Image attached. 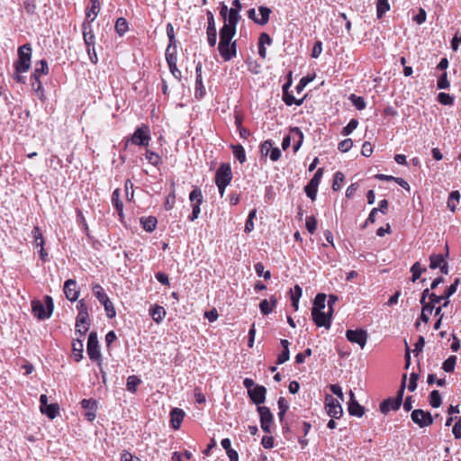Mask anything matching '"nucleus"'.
<instances>
[{
  "instance_id": "1",
  "label": "nucleus",
  "mask_w": 461,
  "mask_h": 461,
  "mask_svg": "<svg viewBox=\"0 0 461 461\" xmlns=\"http://www.w3.org/2000/svg\"><path fill=\"white\" fill-rule=\"evenodd\" d=\"M235 34L236 32L230 31L227 27H221L220 30L218 50L225 61H230L237 54L236 41H231Z\"/></svg>"
},
{
  "instance_id": "2",
  "label": "nucleus",
  "mask_w": 461,
  "mask_h": 461,
  "mask_svg": "<svg viewBox=\"0 0 461 461\" xmlns=\"http://www.w3.org/2000/svg\"><path fill=\"white\" fill-rule=\"evenodd\" d=\"M32 47L31 44L26 43L18 49V59L14 63L15 71L20 73L27 72L31 68L32 63Z\"/></svg>"
},
{
  "instance_id": "3",
  "label": "nucleus",
  "mask_w": 461,
  "mask_h": 461,
  "mask_svg": "<svg viewBox=\"0 0 461 461\" xmlns=\"http://www.w3.org/2000/svg\"><path fill=\"white\" fill-rule=\"evenodd\" d=\"M32 308L33 314L39 320L49 319L51 316L54 309L53 300L50 295H46L44 297V303L38 300L32 301Z\"/></svg>"
},
{
  "instance_id": "4",
  "label": "nucleus",
  "mask_w": 461,
  "mask_h": 461,
  "mask_svg": "<svg viewBox=\"0 0 461 461\" xmlns=\"http://www.w3.org/2000/svg\"><path fill=\"white\" fill-rule=\"evenodd\" d=\"M405 379L406 375H403V379L401 384V387L399 388L397 392V395L393 398H388L384 400L380 404V411L382 413L386 414L390 411H397L402 405V398L404 394L405 390Z\"/></svg>"
},
{
  "instance_id": "5",
  "label": "nucleus",
  "mask_w": 461,
  "mask_h": 461,
  "mask_svg": "<svg viewBox=\"0 0 461 461\" xmlns=\"http://www.w3.org/2000/svg\"><path fill=\"white\" fill-rule=\"evenodd\" d=\"M150 137V130L149 127L146 124H142L138 127L134 133L131 138V141L132 144L136 146H145L147 147L149 143Z\"/></svg>"
},
{
  "instance_id": "6",
  "label": "nucleus",
  "mask_w": 461,
  "mask_h": 461,
  "mask_svg": "<svg viewBox=\"0 0 461 461\" xmlns=\"http://www.w3.org/2000/svg\"><path fill=\"white\" fill-rule=\"evenodd\" d=\"M86 351L91 360L100 363L101 352L99 349L97 334L95 331H92L88 336Z\"/></svg>"
},
{
  "instance_id": "7",
  "label": "nucleus",
  "mask_w": 461,
  "mask_h": 461,
  "mask_svg": "<svg viewBox=\"0 0 461 461\" xmlns=\"http://www.w3.org/2000/svg\"><path fill=\"white\" fill-rule=\"evenodd\" d=\"M411 418L420 428L430 426L434 421L431 413L421 409L413 410L411 413Z\"/></svg>"
},
{
  "instance_id": "8",
  "label": "nucleus",
  "mask_w": 461,
  "mask_h": 461,
  "mask_svg": "<svg viewBox=\"0 0 461 461\" xmlns=\"http://www.w3.org/2000/svg\"><path fill=\"white\" fill-rule=\"evenodd\" d=\"M325 409L328 415L333 419H339L343 414L340 402L331 395H326L325 397Z\"/></svg>"
},
{
  "instance_id": "9",
  "label": "nucleus",
  "mask_w": 461,
  "mask_h": 461,
  "mask_svg": "<svg viewBox=\"0 0 461 461\" xmlns=\"http://www.w3.org/2000/svg\"><path fill=\"white\" fill-rule=\"evenodd\" d=\"M232 179V171L228 163L221 164L216 171L215 183L223 185H229Z\"/></svg>"
},
{
  "instance_id": "10",
  "label": "nucleus",
  "mask_w": 461,
  "mask_h": 461,
  "mask_svg": "<svg viewBox=\"0 0 461 461\" xmlns=\"http://www.w3.org/2000/svg\"><path fill=\"white\" fill-rule=\"evenodd\" d=\"M346 338L351 343H356L361 348H364L367 341L368 334L366 330L362 329L348 330L346 331Z\"/></svg>"
},
{
  "instance_id": "11",
  "label": "nucleus",
  "mask_w": 461,
  "mask_h": 461,
  "mask_svg": "<svg viewBox=\"0 0 461 461\" xmlns=\"http://www.w3.org/2000/svg\"><path fill=\"white\" fill-rule=\"evenodd\" d=\"M258 411L260 417V425L263 431L269 433L270 425L273 421V415L270 409L266 406H258Z\"/></svg>"
},
{
  "instance_id": "12",
  "label": "nucleus",
  "mask_w": 461,
  "mask_h": 461,
  "mask_svg": "<svg viewBox=\"0 0 461 461\" xmlns=\"http://www.w3.org/2000/svg\"><path fill=\"white\" fill-rule=\"evenodd\" d=\"M66 298L70 302H76L78 299L80 291L77 286V281L74 279H68L64 283L63 288Z\"/></svg>"
},
{
  "instance_id": "13",
  "label": "nucleus",
  "mask_w": 461,
  "mask_h": 461,
  "mask_svg": "<svg viewBox=\"0 0 461 461\" xmlns=\"http://www.w3.org/2000/svg\"><path fill=\"white\" fill-rule=\"evenodd\" d=\"M208 25H207V41L211 47H214L217 41V32L215 27L214 16L212 13L208 10L206 12Z\"/></svg>"
},
{
  "instance_id": "14",
  "label": "nucleus",
  "mask_w": 461,
  "mask_h": 461,
  "mask_svg": "<svg viewBox=\"0 0 461 461\" xmlns=\"http://www.w3.org/2000/svg\"><path fill=\"white\" fill-rule=\"evenodd\" d=\"M312 316L316 326L325 327L326 329L330 327L331 315H330V310L328 312H324L322 311L313 312H312Z\"/></svg>"
},
{
  "instance_id": "15",
  "label": "nucleus",
  "mask_w": 461,
  "mask_h": 461,
  "mask_svg": "<svg viewBox=\"0 0 461 461\" xmlns=\"http://www.w3.org/2000/svg\"><path fill=\"white\" fill-rule=\"evenodd\" d=\"M165 56H166V60H167V63L168 65L171 74L176 79H180L182 73L176 67L177 52L176 51L169 52V50H166Z\"/></svg>"
},
{
  "instance_id": "16",
  "label": "nucleus",
  "mask_w": 461,
  "mask_h": 461,
  "mask_svg": "<svg viewBox=\"0 0 461 461\" xmlns=\"http://www.w3.org/2000/svg\"><path fill=\"white\" fill-rule=\"evenodd\" d=\"M40 65V67H36L34 69V72L32 74V79L37 81V88L36 92L40 91L41 89V83L40 81V77L41 75H48L49 74V66L45 59H41L37 66Z\"/></svg>"
},
{
  "instance_id": "17",
  "label": "nucleus",
  "mask_w": 461,
  "mask_h": 461,
  "mask_svg": "<svg viewBox=\"0 0 461 461\" xmlns=\"http://www.w3.org/2000/svg\"><path fill=\"white\" fill-rule=\"evenodd\" d=\"M81 406L86 410L85 417L87 420L93 421L96 417V401L93 399H83Z\"/></svg>"
},
{
  "instance_id": "18",
  "label": "nucleus",
  "mask_w": 461,
  "mask_h": 461,
  "mask_svg": "<svg viewBox=\"0 0 461 461\" xmlns=\"http://www.w3.org/2000/svg\"><path fill=\"white\" fill-rule=\"evenodd\" d=\"M82 31L86 47L95 45V35L91 22L85 21L82 24Z\"/></svg>"
},
{
  "instance_id": "19",
  "label": "nucleus",
  "mask_w": 461,
  "mask_h": 461,
  "mask_svg": "<svg viewBox=\"0 0 461 461\" xmlns=\"http://www.w3.org/2000/svg\"><path fill=\"white\" fill-rule=\"evenodd\" d=\"M240 19V12H238L237 9L230 8L222 27H227L228 30L236 32Z\"/></svg>"
},
{
  "instance_id": "20",
  "label": "nucleus",
  "mask_w": 461,
  "mask_h": 461,
  "mask_svg": "<svg viewBox=\"0 0 461 461\" xmlns=\"http://www.w3.org/2000/svg\"><path fill=\"white\" fill-rule=\"evenodd\" d=\"M349 397H350V400H349L348 408V413L351 416H356L358 418L362 417L365 413V409L355 399V394L352 391L349 392Z\"/></svg>"
},
{
  "instance_id": "21",
  "label": "nucleus",
  "mask_w": 461,
  "mask_h": 461,
  "mask_svg": "<svg viewBox=\"0 0 461 461\" xmlns=\"http://www.w3.org/2000/svg\"><path fill=\"white\" fill-rule=\"evenodd\" d=\"M266 388L262 385H256L252 391L249 393L251 401L259 406L266 400Z\"/></svg>"
},
{
  "instance_id": "22",
  "label": "nucleus",
  "mask_w": 461,
  "mask_h": 461,
  "mask_svg": "<svg viewBox=\"0 0 461 461\" xmlns=\"http://www.w3.org/2000/svg\"><path fill=\"white\" fill-rule=\"evenodd\" d=\"M185 412L182 409L174 408L170 411V422L174 429H178L183 421Z\"/></svg>"
},
{
  "instance_id": "23",
  "label": "nucleus",
  "mask_w": 461,
  "mask_h": 461,
  "mask_svg": "<svg viewBox=\"0 0 461 461\" xmlns=\"http://www.w3.org/2000/svg\"><path fill=\"white\" fill-rule=\"evenodd\" d=\"M289 86H290V84L287 83V84L284 85V86H283V100H284V102L285 103L286 105H289V106H291L293 104L301 105L303 102V98L295 99V97L292 94H290L288 91Z\"/></svg>"
},
{
  "instance_id": "24",
  "label": "nucleus",
  "mask_w": 461,
  "mask_h": 461,
  "mask_svg": "<svg viewBox=\"0 0 461 461\" xmlns=\"http://www.w3.org/2000/svg\"><path fill=\"white\" fill-rule=\"evenodd\" d=\"M91 7L86 9V15L88 22H94L100 12L99 0H90Z\"/></svg>"
},
{
  "instance_id": "25",
  "label": "nucleus",
  "mask_w": 461,
  "mask_h": 461,
  "mask_svg": "<svg viewBox=\"0 0 461 461\" xmlns=\"http://www.w3.org/2000/svg\"><path fill=\"white\" fill-rule=\"evenodd\" d=\"M149 315L155 322L159 323L166 316V310L160 305H154L149 309Z\"/></svg>"
},
{
  "instance_id": "26",
  "label": "nucleus",
  "mask_w": 461,
  "mask_h": 461,
  "mask_svg": "<svg viewBox=\"0 0 461 461\" xmlns=\"http://www.w3.org/2000/svg\"><path fill=\"white\" fill-rule=\"evenodd\" d=\"M166 31L169 41V44L166 50H169V52L176 51V40L175 37L174 27L170 23L167 24Z\"/></svg>"
},
{
  "instance_id": "27",
  "label": "nucleus",
  "mask_w": 461,
  "mask_h": 461,
  "mask_svg": "<svg viewBox=\"0 0 461 461\" xmlns=\"http://www.w3.org/2000/svg\"><path fill=\"white\" fill-rule=\"evenodd\" d=\"M157 222L158 221L156 217L153 216H149L140 219L142 228L148 232H152L156 229Z\"/></svg>"
},
{
  "instance_id": "28",
  "label": "nucleus",
  "mask_w": 461,
  "mask_h": 461,
  "mask_svg": "<svg viewBox=\"0 0 461 461\" xmlns=\"http://www.w3.org/2000/svg\"><path fill=\"white\" fill-rule=\"evenodd\" d=\"M258 12L260 14V17H258V21H256V23L258 25H265L269 21V16L271 14V9L267 6H259Z\"/></svg>"
},
{
  "instance_id": "29",
  "label": "nucleus",
  "mask_w": 461,
  "mask_h": 461,
  "mask_svg": "<svg viewBox=\"0 0 461 461\" xmlns=\"http://www.w3.org/2000/svg\"><path fill=\"white\" fill-rule=\"evenodd\" d=\"M92 291L95 294V296L97 298V300L103 303L108 301L109 297L105 294L104 288L99 284H94L92 285Z\"/></svg>"
},
{
  "instance_id": "30",
  "label": "nucleus",
  "mask_w": 461,
  "mask_h": 461,
  "mask_svg": "<svg viewBox=\"0 0 461 461\" xmlns=\"http://www.w3.org/2000/svg\"><path fill=\"white\" fill-rule=\"evenodd\" d=\"M325 303H326V294H318L314 298L312 312L322 311L325 308Z\"/></svg>"
},
{
  "instance_id": "31",
  "label": "nucleus",
  "mask_w": 461,
  "mask_h": 461,
  "mask_svg": "<svg viewBox=\"0 0 461 461\" xmlns=\"http://www.w3.org/2000/svg\"><path fill=\"white\" fill-rule=\"evenodd\" d=\"M233 156L239 160L240 163L246 161V153L242 145H231Z\"/></svg>"
},
{
  "instance_id": "32",
  "label": "nucleus",
  "mask_w": 461,
  "mask_h": 461,
  "mask_svg": "<svg viewBox=\"0 0 461 461\" xmlns=\"http://www.w3.org/2000/svg\"><path fill=\"white\" fill-rule=\"evenodd\" d=\"M460 194L458 191H453L450 193L447 199V207L451 212H455L459 203Z\"/></svg>"
},
{
  "instance_id": "33",
  "label": "nucleus",
  "mask_w": 461,
  "mask_h": 461,
  "mask_svg": "<svg viewBox=\"0 0 461 461\" xmlns=\"http://www.w3.org/2000/svg\"><path fill=\"white\" fill-rule=\"evenodd\" d=\"M425 271L426 268L422 267L420 262H415L411 267V281L416 282Z\"/></svg>"
},
{
  "instance_id": "34",
  "label": "nucleus",
  "mask_w": 461,
  "mask_h": 461,
  "mask_svg": "<svg viewBox=\"0 0 461 461\" xmlns=\"http://www.w3.org/2000/svg\"><path fill=\"white\" fill-rule=\"evenodd\" d=\"M32 236L34 239V247L39 248L44 246V238L38 226H35L32 230Z\"/></svg>"
},
{
  "instance_id": "35",
  "label": "nucleus",
  "mask_w": 461,
  "mask_h": 461,
  "mask_svg": "<svg viewBox=\"0 0 461 461\" xmlns=\"http://www.w3.org/2000/svg\"><path fill=\"white\" fill-rule=\"evenodd\" d=\"M112 202L115 207V209L117 210L118 213L120 216H122V208H123V203L120 200V191L119 189H115L113 192V194H112Z\"/></svg>"
},
{
  "instance_id": "36",
  "label": "nucleus",
  "mask_w": 461,
  "mask_h": 461,
  "mask_svg": "<svg viewBox=\"0 0 461 461\" xmlns=\"http://www.w3.org/2000/svg\"><path fill=\"white\" fill-rule=\"evenodd\" d=\"M41 412L44 413L48 418L53 420L59 413V406L57 404H49L44 408H41Z\"/></svg>"
},
{
  "instance_id": "37",
  "label": "nucleus",
  "mask_w": 461,
  "mask_h": 461,
  "mask_svg": "<svg viewBox=\"0 0 461 461\" xmlns=\"http://www.w3.org/2000/svg\"><path fill=\"white\" fill-rule=\"evenodd\" d=\"M429 267L431 269H436L440 267V266L445 262V258L442 254H432L429 257Z\"/></svg>"
},
{
  "instance_id": "38",
  "label": "nucleus",
  "mask_w": 461,
  "mask_h": 461,
  "mask_svg": "<svg viewBox=\"0 0 461 461\" xmlns=\"http://www.w3.org/2000/svg\"><path fill=\"white\" fill-rule=\"evenodd\" d=\"M277 406L279 409L278 418H279L280 421L283 422V420L285 419V412L287 411V410L289 408V405L284 397H279V399L277 401Z\"/></svg>"
},
{
  "instance_id": "39",
  "label": "nucleus",
  "mask_w": 461,
  "mask_h": 461,
  "mask_svg": "<svg viewBox=\"0 0 461 461\" xmlns=\"http://www.w3.org/2000/svg\"><path fill=\"white\" fill-rule=\"evenodd\" d=\"M353 105L359 111L364 110L366 108V101L362 96L356 95L355 94H351L348 97Z\"/></svg>"
},
{
  "instance_id": "40",
  "label": "nucleus",
  "mask_w": 461,
  "mask_h": 461,
  "mask_svg": "<svg viewBox=\"0 0 461 461\" xmlns=\"http://www.w3.org/2000/svg\"><path fill=\"white\" fill-rule=\"evenodd\" d=\"M389 9L390 5L388 0H377L376 14L378 18H381Z\"/></svg>"
},
{
  "instance_id": "41",
  "label": "nucleus",
  "mask_w": 461,
  "mask_h": 461,
  "mask_svg": "<svg viewBox=\"0 0 461 461\" xmlns=\"http://www.w3.org/2000/svg\"><path fill=\"white\" fill-rule=\"evenodd\" d=\"M145 158L149 161V164H151L152 166H158V164L161 163V158L160 156L154 152V151H151L149 149H147L146 152H145Z\"/></svg>"
},
{
  "instance_id": "42",
  "label": "nucleus",
  "mask_w": 461,
  "mask_h": 461,
  "mask_svg": "<svg viewBox=\"0 0 461 461\" xmlns=\"http://www.w3.org/2000/svg\"><path fill=\"white\" fill-rule=\"evenodd\" d=\"M456 357L450 356L448 357L442 364V369L447 373H452L455 369V366L456 363Z\"/></svg>"
},
{
  "instance_id": "43",
  "label": "nucleus",
  "mask_w": 461,
  "mask_h": 461,
  "mask_svg": "<svg viewBox=\"0 0 461 461\" xmlns=\"http://www.w3.org/2000/svg\"><path fill=\"white\" fill-rule=\"evenodd\" d=\"M140 379L136 375H130L127 378L126 387L127 390L131 393H135L137 390V386L140 384Z\"/></svg>"
},
{
  "instance_id": "44",
  "label": "nucleus",
  "mask_w": 461,
  "mask_h": 461,
  "mask_svg": "<svg viewBox=\"0 0 461 461\" xmlns=\"http://www.w3.org/2000/svg\"><path fill=\"white\" fill-rule=\"evenodd\" d=\"M205 95V88L203 83V77L195 78V89H194V96L197 99H201Z\"/></svg>"
},
{
  "instance_id": "45",
  "label": "nucleus",
  "mask_w": 461,
  "mask_h": 461,
  "mask_svg": "<svg viewBox=\"0 0 461 461\" xmlns=\"http://www.w3.org/2000/svg\"><path fill=\"white\" fill-rule=\"evenodd\" d=\"M460 283V279L459 278H456L454 283L452 285H450L445 291V293L442 294V297L444 299V302L445 301H449V297L452 296L457 290V286Z\"/></svg>"
},
{
  "instance_id": "46",
  "label": "nucleus",
  "mask_w": 461,
  "mask_h": 461,
  "mask_svg": "<svg viewBox=\"0 0 461 461\" xmlns=\"http://www.w3.org/2000/svg\"><path fill=\"white\" fill-rule=\"evenodd\" d=\"M73 352L76 358V361H80L83 357V341L78 339L77 341L73 342Z\"/></svg>"
},
{
  "instance_id": "47",
  "label": "nucleus",
  "mask_w": 461,
  "mask_h": 461,
  "mask_svg": "<svg viewBox=\"0 0 461 461\" xmlns=\"http://www.w3.org/2000/svg\"><path fill=\"white\" fill-rule=\"evenodd\" d=\"M189 200L194 203L202 204L203 197L201 189L194 188L189 194Z\"/></svg>"
},
{
  "instance_id": "48",
  "label": "nucleus",
  "mask_w": 461,
  "mask_h": 461,
  "mask_svg": "<svg viewBox=\"0 0 461 461\" xmlns=\"http://www.w3.org/2000/svg\"><path fill=\"white\" fill-rule=\"evenodd\" d=\"M128 30V23L125 18L120 17L117 19L115 23V31L116 32L122 36Z\"/></svg>"
},
{
  "instance_id": "49",
  "label": "nucleus",
  "mask_w": 461,
  "mask_h": 461,
  "mask_svg": "<svg viewBox=\"0 0 461 461\" xmlns=\"http://www.w3.org/2000/svg\"><path fill=\"white\" fill-rule=\"evenodd\" d=\"M442 403L441 396L438 390H433L429 394V404L433 408H438Z\"/></svg>"
},
{
  "instance_id": "50",
  "label": "nucleus",
  "mask_w": 461,
  "mask_h": 461,
  "mask_svg": "<svg viewBox=\"0 0 461 461\" xmlns=\"http://www.w3.org/2000/svg\"><path fill=\"white\" fill-rule=\"evenodd\" d=\"M433 312V306L430 304H426L422 306L421 313L420 316V320L425 323H427L429 321V315Z\"/></svg>"
},
{
  "instance_id": "51",
  "label": "nucleus",
  "mask_w": 461,
  "mask_h": 461,
  "mask_svg": "<svg viewBox=\"0 0 461 461\" xmlns=\"http://www.w3.org/2000/svg\"><path fill=\"white\" fill-rule=\"evenodd\" d=\"M304 191L306 195L312 201L316 199L317 192H318V185H312V183H308L306 186L304 187Z\"/></svg>"
},
{
  "instance_id": "52",
  "label": "nucleus",
  "mask_w": 461,
  "mask_h": 461,
  "mask_svg": "<svg viewBox=\"0 0 461 461\" xmlns=\"http://www.w3.org/2000/svg\"><path fill=\"white\" fill-rule=\"evenodd\" d=\"M345 179V176H344V174L340 171H338L335 173L334 175V181H333V185H332V189L334 191H338L340 189L341 187V184L343 183Z\"/></svg>"
},
{
  "instance_id": "53",
  "label": "nucleus",
  "mask_w": 461,
  "mask_h": 461,
  "mask_svg": "<svg viewBox=\"0 0 461 461\" xmlns=\"http://www.w3.org/2000/svg\"><path fill=\"white\" fill-rule=\"evenodd\" d=\"M255 272L258 276H263L266 280L270 279L271 273L270 271H265L264 270V265L260 262L257 263L254 266Z\"/></svg>"
},
{
  "instance_id": "54",
  "label": "nucleus",
  "mask_w": 461,
  "mask_h": 461,
  "mask_svg": "<svg viewBox=\"0 0 461 461\" xmlns=\"http://www.w3.org/2000/svg\"><path fill=\"white\" fill-rule=\"evenodd\" d=\"M358 125V122L357 119H351L349 122L343 128L342 130V135L348 136L354 130L357 129Z\"/></svg>"
},
{
  "instance_id": "55",
  "label": "nucleus",
  "mask_w": 461,
  "mask_h": 461,
  "mask_svg": "<svg viewBox=\"0 0 461 461\" xmlns=\"http://www.w3.org/2000/svg\"><path fill=\"white\" fill-rule=\"evenodd\" d=\"M102 304L104 305V311L106 312V316L109 319H112L116 315L114 306H113V303L110 301V299H108V301H106L105 303H103Z\"/></svg>"
},
{
  "instance_id": "56",
  "label": "nucleus",
  "mask_w": 461,
  "mask_h": 461,
  "mask_svg": "<svg viewBox=\"0 0 461 461\" xmlns=\"http://www.w3.org/2000/svg\"><path fill=\"white\" fill-rule=\"evenodd\" d=\"M438 101L444 105H452L454 98L450 95L442 92L438 94Z\"/></svg>"
},
{
  "instance_id": "57",
  "label": "nucleus",
  "mask_w": 461,
  "mask_h": 461,
  "mask_svg": "<svg viewBox=\"0 0 461 461\" xmlns=\"http://www.w3.org/2000/svg\"><path fill=\"white\" fill-rule=\"evenodd\" d=\"M305 227L310 233L313 234L317 227V221L315 217L308 216L306 218Z\"/></svg>"
},
{
  "instance_id": "58",
  "label": "nucleus",
  "mask_w": 461,
  "mask_h": 461,
  "mask_svg": "<svg viewBox=\"0 0 461 461\" xmlns=\"http://www.w3.org/2000/svg\"><path fill=\"white\" fill-rule=\"evenodd\" d=\"M273 308L274 307L270 304V303L267 299L262 300L259 303L260 312L264 315L269 314L273 311Z\"/></svg>"
},
{
  "instance_id": "59",
  "label": "nucleus",
  "mask_w": 461,
  "mask_h": 461,
  "mask_svg": "<svg viewBox=\"0 0 461 461\" xmlns=\"http://www.w3.org/2000/svg\"><path fill=\"white\" fill-rule=\"evenodd\" d=\"M437 86L438 89H447L449 87V82L447 80V72H444L438 79Z\"/></svg>"
},
{
  "instance_id": "60",
  "label": "nucleus",
  "mask_w": 461,
  "mask_h": 461,
  "mask_svg": "<svg viewBox=\"0 0 461 461\" xmlns=\"http://www.w3.org/2000/svg\"><path fill=\"white\" fill-rule=\"evenodd\" d=\"M273 148L274 147H273L272 140H265L260 146L262 155L269 156V154L271 153V149H273Z\"/></svg>"
},
{
  "instance_id": "61",
  "label": "nucleus",
  "mask_w": 461,
  "mask_h": 461,
  "mask_svg": "<svg viewBox=\"0 0 461 461\" xmlns=\"http://www.w3.org/2000/svg\"><path fill=\"white\" fill-rule=\"evenodd\" d=\"M89 329V322H77V320H76V331L80 334V337H84L86 332Z\"/></svg>"
},
{
  "instance_id": "62",
  "label": "nucleus",
  "mask_w": 461,
  "mask_h": 461,
  "mask_svg": "<svg viewBox=\"0 0 461 461\" xmlns=\"http://www.w3.org/2000/svg\"><path fill=\"white\" fill-rule=\"evenodd\" d=\"M353 146V141L351 139H345L339 143L338 149L341 152H348Z\"/></svg>"
},
{
  "instance_id": "63",
  "label": "nucleus",
  "mask_w": 461,
  "mask_h": 461,
  "mask_svg": "<svg viewBox=\"0 0 461 461\" xmlns=\"http://www.w3.org/2000/svg\"><path fill=\"white\" fill-rule=\"evenodd\" d=\"M23 8L28 14H34L36 12V5L32 0H25L23 2Z\"/></svg>"
},
{
  "instance_id": "64",
  "label": "nucleus",
  "mask_w": 461,
  "mask_h": 461,
  "mask_svg": "<svg viewBox=\"0 0 461 461\" xmlns=\"http://www.w3.org/2000/svg\"><path fill=\"white\" fill-rule=\"evenodd\" d=\"M452 432L455 438L458 439L461 438V418L453 426Z\"/></svg>"
}]
</instances>
